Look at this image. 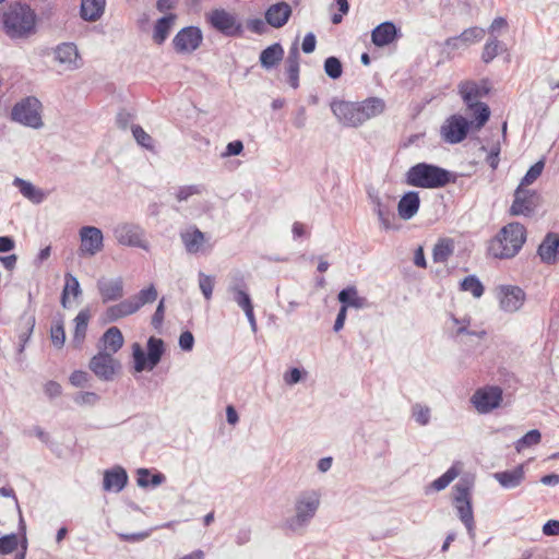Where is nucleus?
I'll use <instances>...</instances> for the list:
<instances>
[{
  "mask_svg": "<svg viewBox=\"0 0 559 559\" xmlns=\"http://www.w3.org/2000/svg\"><path fill=\"white\" fill-rule=\"evenodd\" d=\"M525 240V227L518 222L509 223L490 241L489 251L495 258L510 259L519 253Z\"/></svg>",
  "mask_w": 559,
  "mask_h": 559,
  "instance_id": "nucleus-1",
  "label": "nucleus"
},
{
  "mask_svg": "<svg viewBox=\"0 0 559 559\" xmlns=\"http://www.w3.org/2000/svg\"><path fill=\"white\" fill-rule=\"evenodd\" d=\"M405 181L412 187L436 189L455 182V176L438 166L419 163L407 170Z\"/></svg>",
  "mask_w": 559,
  "mask_h": 559,
  "instance_id": "nucleus-2",
  "label": "nucleus"
},
{
  "mask_svg": "<svg viewBox=\"0 0 559 559\" xmlns=\"http://www.w3.org/2000/svg\"><path fill=\"white\" fill-rule=\"evenodd\" d=\"M321 503V495L317 490L300 492L295 500V514L286 521L290 531H299L306 527L314 518Z\"/></svg>",
  "mask_w": 559,
  "mask_h": 559,
  "instance_id": "nucleus-3",
  "label": "nucleus"
},
{
  "mask_svg": "<svg viewBox=\"0 0 559 559\" xmlns=\"http://www.w3.org/2000/svg\"><path fill=\"white\" fill-rule=\"evenodd\" d=\"M5 33L12 37H23L33 32L35 14L26 4L15 3L3 14Z\"/></svg>",
  "mask_w": 559,
  "mask_h": 559,
  "instance_id": "nucleus-4",
  "label": "nucleus"
},
{
  "mask_svg": "<svg viewBox=\"0 0 559 559\" xmlns=\"http://www.w3.org/2000/svg\"><path fill=\"white\" fill-rule=\"evenodd\" d=\"M146 348L147 352L139 343L132 345V356L136 372L153 370L159 364L165 353L163 340L155 336H151L147 340Z\"/></svg>",
  "mask_w": 559,
  "mask_h": 559,
  "instance_id": "nucleus-5",
  "label": "nucleus"
},
{
  "mask_svg": "<svg viewBox=\"0 0 559 559\" xmlns=\"http://www.w3.org/2000/svg\"><path fill=\"white\" fill-rule=\"evenodd\" d=\"M40 111V102L36 97L29 96L13 106L11 118L15 122L37 129L43 126Z\"/></svg>",
  "mask_w": 559,
  "mask_h": 559,
  "instance_id": "nucleus-6",
  "label": "nucleus"
},
{
  "mask_svg": "<svg viewBox=\"0 0 559 559\" xmlns=\"http://www.w3.org/2000/svg\"><path fill=\"white\" fill-rule=\"evenodd\" d=\"M454 507L460 520L465 525L471 538H475V522L472 508V498L467 484L459 483L454 486Z\"/></svg>",
  "mask_w": 559,
  "mask_h": 559,
  "instance_id": "nucleus-7",
  "label": "nucleus"
},
{
  "mask_svg": "<svg viewBox=\"0 0 559 559\" xmlns=\"http://www.w3.org/2000/svg\"><path fill=\"white\" fill-rule=\"evenodd\" d=\"M540 197L535 190L519 186L514 191V199L509 213L512 216H530L539 205Z\"/></svg>",
  "mask_w": 559,
  "mask_h": 559,
  "instance_id": "nucleus-8",
  "label": "nucleus"
},
{
  "mask_svg": "<svg viewBox=\"0 0 559 559\" xmlns=\"http://www.w3.org/2000/svg\"><path fill=\"white\" fill-rule=\"evenodd\" d=\"M473 119L462 115H452L449 117L440 129L443 140H465L469 131H478Z\"/></svg>",
  "mask_w": 559,
  "mask_h": 559,
  "instance_id": "nucleus-9",
  "label": "nucleus"
},
{
  "mask_svg": "<svg viewBox=\"0 0 559 559\" xmlns=\"http://www.w3.org/2000/svg\"><path fill=\"white\" fill-rule=\"evenodd\" d=\"M207 20L213 28L225 36H239L242 34V24L237 16L224 9H215L209 15Z\"/></svg>",
  "mask_w": 559,
  "mask_h": 559,
  "instance_id": "nucleus-10",
  "label": "nucleus"
},
{
  "mask_svg": "<svg viewBox=\"0 0 559 559\" xmlns=\"http://www.w3.org/2000/svg\"><path fill=\"white\" fill-rule=\"evenodd\" d=\"M114 236L122 246L147 249L145 231L138 224L120 223L114 228Z\"/></svg>",
  "mask_w": 559,
  "mask_h": 559,
  "instance_id": "nucleus-11",
  "label": "nucleus"
},
{
  "mask_svg": "<svg viewBox=\"0 0 559 559\" xmlns=\"http://www.w3.org/2000/svg\"><path fill=\"white\" fill-rule=\"evenodd\" d=\"M478 413L486 414L500 406L502 390L497 385H487L475 391L471 399Z\"/></svg>",
  "mask_w": 559,
  "mask_h": 559,
  "instance_id": "nucleus-12",
  "label": "nucleus"
},
{
  "mask_svg": "<svg viewBox=\"0 0 559 559\" xmlns=\"http://www.w3.org/2000/svg\"><path fill=\"white\" fill-rule=\"evenodd\" d=\"M459 94L465 105L464 115L473 119L476 128H483L490 117L489 106L480 99L473 97L467 91H459Z\"/></svg>",
  "mask_w": 559,
  "mask_h": 559,
  "instance_id": "nucleus-13",
  "label": "nucleus"
},
{
  "mask_svg": "<svg viewBox=\"0 0 559 559\" xmlns=\"http://www.w3.org/2000/svg\"><path fill=\"white\" fill-rule=\"evenodd\" d=\"M88 367L100 380L110 381L120 365L110 353L98 352L91 358Z\"/></svg>",
  "mask_w": 559,
  "mask_h": 559,
  "instance_id": "nucleus-14",
  "label": "nucleus"
},
{
  "mask_svg": "<svg viewBox=\"0 0 559 559\" xmlns=\"http://www.w3.org/2000/svg\"><path fill=\"white\" fill-rule=\"evenodd\" d=\"M331 110L337 120L346 127H358L362 124L359 107L356 102L333 100Z\"/></svg>",
  "mask_w": 559,
  "mask_h": 559,
  "instance_id": "nucleus-15",
  "label": "nucleus"
},
{
  "mask_svg": "<svg viewBox=\"0 0 559 559\" xmlns=\"http://www.w3.org/2000/svg\"><path fill=\"white\" fill-rule=\"evenodd\" d=\"M80 252L82 255L93 257L104 248L103 231L94 226H83L80 231Z\"/></svg>",
  "mask_w": 559,
  "mask_h": 559,
  "instance_id": "nucleus-16",
  "label": "nucleus"
},
{
  "mask_svg": "<svg viewBox=\"0 0 559 559\" xmlns=\"http://www.w3.org/2000/svg\"><path fill=\"white\" fill-rule=\"evenodd\" d=\"M180 237L188 253H204L212 248V246L209 243V239L197 227H189L185 229L180 234Z\"/></svg>",
  "mask_w": 559,
  "mask_h": 559,
  "instance_id": "nucleus-17",
  "label": "nucleus"
},
{
  "mask_svg": "<svg viewBox=\"0 0 559 559\" xmlns=\"http://www.w3.org/2000/svg\"><path fill=\"white\" fill-rule=\"evenodd\" d=\"M498 297L500 307L507 312L518 311L524 304L525 294L518 287L512 285H504L498 288Z\"/></svg>",
  "mask_w": 559,
  "mask_h": 559,
  "instance_id": "nucleus-18",
  "label": "nucleus"
},
{
  "mask_svg": "<svg viewBox=\"0 0 559 559\" xmlns=\"http://www.w3.org/2000/svg\"><path fill=\"white\" fill-rule=\"evenodd\" d=\"M202 31L197 26H187L177 32V51L192 52L202 44Z\"/></svg>",
  "mask_w": 559,
  "mask_h": 559,
  "instance_id": "nucleus-19",
  "label": "nucleus"
},
{
  "mask_svg": "<svg viewBox=\"0 0 559 559\" xmlns=\"http://www.w3.org/2000/svg\"><path fill=\"white\" fill-rule=\"evenodd\" d=\"M55 59L64 70H76L82 62L76 46L73 43H62L55 49Z\"/></svg>",
  "mask_w": 559,
  "mask_h": 559,
  "instance_id": "nucleus-20",
  "label": "nucleus"
},
{
  "mask_svg": "<svg viewBox=\"0 0 559 559\" xmlns=\"http://www.w3.org/2000/svg\"><path fill=\"white\" fill-rule=\"evenodd\" d=\"M402 35L393 22L386 21L379 24L371 32V41L377 47H384L394 43Z\"/></svg>",
  "mask_w": 559,
  "mask_h": 559,
  "instance_id": "nucleus-21",
  "label": "nucleus"
},
{
  "mask_svg": "<svg viewBox=\"0 0 559 559\" xmlns=\"http://www.w3.org/2000/svg\"><path fill=\"white\" fill-rule=\"evenodd\" d=\"M97 289L104 304L119 300L123 296V281L121 277L97 281Z\"/></svg>",
  "mask_w": 559,
  "mask_h": 559,
  "instance_id": "nucleus-22",
  "label": "nucleus"
},
{
  "mask_svg": "<svg viewBox=\"0 0 559 559\" xmlns=\"http://www.w3.org/2000/svg\"><path fill=\"white\" fill-rule=\"evenodd\" d=\"M128 483V474L122 466H115L104 472L103 489L108 492H120Z\"/></svg>",
  "mask_w": 559,
  "mask_h": 559,
  "instance_id": "nucleus-23",
  "label": "nucleus"
},
{
  "mask_svg": "<svg viewBox=\"0 0 559 559\" xmlns=\"http://www.w3.org/2000/svg\"><path fill=\"white\" fill-rule=\"evenodd\" d=\"M493 478L504 489H514L519 487L525 479L524 465L521 464L514 467L513 469L497 472L493 474Z\"/></svg>",
  "mask_w": 559,
  "mask_h": 559,
  "instance_id": "nucleus-24",
  "label": "nucleus"
},
{
  "mask_svg": "<svg viewBox=\"0 0 559 559\" xmlns=\"http://www.w3.org/2000/svg\"><path fill=\"white\" fill-rule=\"evenodd\" d=\"M419 205V193L416 191L406 192L397 203L399 216L404 221L413 218L417 214Z\"/></svg>",
  "mask_w": 559,
  "mask_h": 559,
  "instance_id": "nucleus-25",
  "label": "nucleus"
},
{
  "mask_svg": "<svg viewBox=\"0 0 559 559\" xmlns=\"http://www.w3.org/2000/svg\"><path fill=\"white\" fill-rule=\"evenodd\" d=\"M292 14V8L286 2L272 4L265 12V21L273 27L284 26Z\"/></svg>",
  "mask_w": 559,
  "mask_h": 559,
  "instance_id": "nucleus-26",
  "label": "nucleus"
},
{
  "mask_svg": "<svg viewBox=\"0 0 559 559\" xmlns=\"http://www.w3.org/2000/svg\"><path fill=\"white\" fill-rule=\"evenodd\" d=\"M558 250L559 237L556 234L549 233L539 245L537 253L543 262L552 264L557 261Z\"/></svg>",
  "mask_w": 559,
  "mask_h": 559,
  "instance_id": "nucleus-27",
  "label": "nucleus"
},
{
  "mask_svg": "<svg viewBox=\"0 0 559 559\" xmlns=\"http://www.w3.org/2000/svg\"><path fill=\"white\" fill-rule=\"evenodd\" d=\"M123 345V336L117 326L109 328L99 340V352L110 353L111 356Z\"/></svg>",
  "mask_w": 559,
  "mask_h": 559,
  "instance_id": "nucleus-28",
  "label": "nucleus"
},
{
  "mask_svg": "<svg viewBox=\"0 0 559 559\" xmlns=\"http://www.w3.org/2000/svg\"><path fill=\"white\" fill-rule=\"evenodd\" d=\"M359 107L362 123L381 115L385 110V102L380 97H368L362 102H356Z\"/></svg>",
  "mask_w": 559,
  "mask_h": 559,
  "instance_id": "nucleus-29",
  "label": "nucleus"
},
{
  "mask_svg": "<svg viewBox=\"0 0 559 559\" xmlns=\"http://www.w3.org/2000/svg\"><path fill=\"white\" fill-rule=\"evenodd\" d=\"M287 82L293 88L299 86V49L297 43L289 48L286 59Z\"/></svg>",
  "mask_w": 559,
  "mask_h": 559,
  "instance_id": "nucleus-30",
  "label": "nucleus"
},
{
  "mask_svg": "<svg viewBox=\"0 0 559 559\" xmlns=\"http://www.w3.org/2000/svg\"><path fill=\"white\" fill-rule=\"evenodd\" d=\"M36 319L34 313H28L25 311L19 319V354H22L25 349L27 342L29 341L34 328H35Z\"/></svg>",
  "mask_w": 559,
  "mask_h": 559,
  "instance_id": "nucleus-31",
  "label": "nucleus"
},
{
  "mask_svg": "<svg viewBox=\"0 0 559 559\" xmlns=\"http://www.w3.org/2000/svg\"><path fill=\"white\" fill-rule=\"evenodd\" d=\"M91 312L87 308L82 309L74 318V333L72 343L76 348H80L85 340Z\"/></svg>",
  "mask_w": 559,
  "mask_h": 559,
  "instance_id": "nucleus-32",
  "label": "nucleus"
},
{
  "mask_svg": "<svg viewBox=\"0 0 559 559\" xmlns=\"http://www.w3.org/2000/svg\"><path fill=\"white\" fill-rule=\"evenodd\" d=\"M284 57V49L280 43L272 44L271 46L263 49L260 53V63L266 69H273L276 67Z\"/></svg>",
  "mask_w": 559,
  "mask_h": 559,
  "instance_id": "nucleus-33",
  "label": "nucleus"
},
{
  "mask_svg": "<svg viewBox=\"0 0 559 559\" xmlns=\"http://www.w3.org/2000/svg\"><path fill=\"white\" fill-rule=\"evenodd\" d=\"M116 124L121 130H127L130 127L134 140L150 139L148 134L140 126L133 123L132 115L126 110L117 114Z\"/></svg>",
  "mask_w": 559,
  "mask_h": 559,
  "instance_id": "nucleus-34",
  "label": "nucleus"
},
{
  "mask_svg": "<svg viewBox=\"0 0 559 559\" xmlns=\"http://www.w3.org/2000/svg\"><path fill=\"white\" fill-rule=\"evenodd\" d=\"M105 5L106 0H82L81 17L84 21L95 22L104 14Z\"/></svg>",
  "mask_w": 559,
  "mask_h": 559,
  "instance_id": "nucleus-35",
  "label": "nucleus"
},
{
  "mask_svg": "<svg viewBox=\"0 0 559 559\" xmlns=\"http://www.w3.org/2000/svg\"><path fill=\"white\" fill-rule=\"evenodd\" d=\"M135 313V307L131 305L129 299H124L119 304L110 306L106 309L105 316L108 322H116L121 318Z\"/></svg>",
  "mask_w": 559,
  "mask_h": 559,
  "instance_id": "nucleus-36",
  "label": "nucleus"
},
{
  "mask_svg": "<svg viewBox=\"0 0 559 559\" xmlns=\"http://www.w3.org/2000/svg\"><path fill=\"white\" fill-rule=\"evenodd\" d=\"M463 464L455 462L442 476L430 484V488L441 491L447 488L462 472Z\"/></svg>",
  "mask_w": 559,
  "mask_h": 559,
  "instance_id": "nucleus-37",
  "label": "nucleus"
},
{
  "mask_svg": "<svg viewBox=\"0 0 559 559\" xmlns=\"http://www.w3.org/2000/svg\"><path fill=\"white\" fill-rule=\"evenodd\" d=\"M459 91L468 92L473 97L481 99L485 97L489 91L490 85L488 80H481L480 82L475 81H463L457 85Z\"/></svg>",
  "mask_w": 559,
  "mask_h": 559,
  "instance_id": "nucleus-38",
  "label": "nucleus"
},
{
  "mask_svg": "<svg viewBox=\"0 0 559 559\" xmlns=\"http://www.w3.org/2000/svg\"><path fill=\"white\" fill-rule=\"evenodd\" d=\"M338 300L343 304L341 308H345L346 311L348 307L359 309L364 308L367 304L365 298L358 296L357 290L354 287L341 290L338 294Z\"/></svg>",
  "mask_w": 559,
  "mask_h": 559,
  "instance_id": "nucleus-39",
  "label": "nucleus"
},
{
  "mask_svg": "<svg viewBox=\"0 0 559 559\" xmlns=\"http://www.w3.org/2000/svg\"><path fill=\"white\" fill-rule=\"evenodd\" d=\"M174 19L173 14H168L157 20L153 32V40L156 44L160 45L165 41L173 26Z\"/></svg>",
  "mask_w": 559,
  "mask_h": 559,
  "instance_id": "nucleus-40",
  "label": "nucleus"
},
{
  "mask_svg": "<svg viewBox=\"0 0 559 559\" xmlns=\"http://www.w3.org/2000/svg\"><path fill=\"white\" fill-rule=\"evenodd\" d=\"M157 298V290L154 285H150L148 287L141 289L136 295L128 298L133 307H135V312L140 310L144 305L152 304Z\"/></svg>",
  "mask_w": 559,
  "mask_h": 559,
  "instance_id": "nucleus-41",
  "label": "nucleus"
},
{
  "mask_svg": "<svg viewBox=\"0 0 559 559\" xmlns=\"http://www.w3.org/2000/svg\"><path fill=\"white\" fill-rule=\"evenodd\" d=\"M13 185L17 187L20 192L28 200L35 203H40L43 201L44 193L36 189L31 182L21 178H15Z\"/></svg>",
  "mask_w": 559,
  "mask_h": 559,
  "instance_id": "nucleus-42",
  "label": "nucleus"
},
{
  "mask_svg": "<svg viewBox=\"0 0 559 559\" xmlns=\"http://www.w3.org/2000/svg\"><path fill=\"white\" fill-rule=\"evenodd\" d=\"M138 477H136V483H138V486L142 487V488H146V487H156L158 485H160L164 480H165V476L160 473H156V474H151V472L146 468H140L138 469Z\"/></svg>",
  "mask_w": 559,
  "mask_h": 559,
  "instance_id": "nucleus-43",
  "label": "nucleus"
},
{
  "mask_svg": "<svg viewBox=\"0 0 559 559\" xmlns=\"http://www.w3.org/2000/svg\"><path fill=\"white\" fill-rule=\"evenodd\" d=\"M82 293L80 283L75 276L70 273L66 274V284L61 294V305L63 308H68V296L72 294L74 297L80 296Z\"/></svg>",
  "mask_w": 559,
  "mask_h": 559,
  "instance_id": "nucleus-44",
  "label": "nucleus"
},
{
  "mask_svg": "<svg viewBox=\"0 0 559 559\" xmlns=\"http://www.w3.org/2000/svg\"><path fill=\"white\" fill-rule=\"evenodd\" d=\"M454 242L452 239H441L433 248L435 262H445L453 253Z\"/></svg>",
  "mask_w": 559,
  "mask_h": 559,
  "instance_id": "nucleus-45",
  "label": "nucleus"
},
{
  "mask_svg": "<svg viewBox=\"0 0 559 559\" xmlns=\"http://www.w3.org/2000/svg\"><path fill=\"white\" fill-rule=\"evenodd\" d=\"M460 287L463 292L471 293L474 298H480L485 290L484 285L475 275H469L463 278Z\"/></svg>",
  "mask_w": 559,
  "mask_h": 559,
  "instance_id": "nucleus-46",
  "label": "nucleus"
},
{
  "mask_svg": "<svg viewBox=\"0 0 559 559\" xmlns=\"http://www.w3.org/2000/svg\"><path fill=\"white\" fill-rule=\"evenodd\" d=\"M502 50V44L497 39V36L490 37L484 46L481 60L485 63L491 62Z\"/></svg>",
  "mask_w": 559,
  "mask_h": 559,
  "instance_id": "nucleus-47",
  "label": "nucleus"
},
{
  "mask_svg": "<svg viewBox=\"0 0 559 559\" xmlns=\"http://www.w3.org/2000/svg\"><path fill=\"white\" fill-rule=\"evenodd\" d=\"M542 435L539 430L533 429L525 433L521 439L515 442V450L520 453L525 448L536 445L540 442Z\"/></svg>",
  "mask_w": 559,
  "mask_h": 559,
  "instance_id": "nucleus-48",
  "label": "nucleus"
},
{
  "mask_svg": "<svg viewBox=\"0 0 559 559\" xmlns=\"http://www.w3.org/2000/svg\"><path fill=\"white\" fill-rule=\"evenodd\" d=\"M19 547V535L15 533L0 537V555H10Z\"/></svg>",
  "mask_w": 559,
  "mask_h": 559,
  "instance_id": "nucleus-49",
  "label": "nucleus"
},
{
  "mask_svg": "<svg viewBox=\"0 0 559 559\" xmlns=\"http://www.w3.org/2000/svg\"><path fill=\"white\" fill-rule=\"evenodd\" d=\"M462 45L468 46L473 43L479 41L485 36V29L474 26L466 28L460 35Z\"/></svg>",
  "mask_w": 559,
  "mask_h": 559,
  "instance_id": "nucleus-50",
  "label": "nucleus"
},
{
  "mask_svg": "<svg viewBox=\"0 0 559 559\" xmlns=\"http://www.w3.org/2000/svg\"><path fill=\"white\" fill-rule=\"evenodd\" d=\"M374 213L377 214L381 227L384 230H391L396 229L395 225V216L390 212V210L386 206H383L381 209H374Z\"/></svg>",
  "mask_w": 559,
  "mask_h": 559,
  "instance_id": "nucleus-51",
  "label": "nucleus"
},
{
  "mask_svg": "<svg viewBox=\"0 0 559 559\" xmlns=\"http://www.w3.org/2000/svg\"><path fill=\"white\" fill-rule=\"evenodd\" d=\"M545 163L544 160L536 162L531 168L527 170L525 176L522 178L519 186H522L523 188H526L527 186L532 185L537 178L542 175L544 169Z\"/></svg>",
  "mask_w": 559,
  "mask_h": 559,
  "instance_id": "nucleus-52",
  "label": "nucleus"
},
{
  "mask_svg": "<svg viewBox=\"0 0 559 559\" xmlns=\"http://www.w3.org/2000/svg\"><path fill=\"white\" fill-rule=\"evenodd\" d=\"M324 71L332 80L340 79L343 72L341 61L336 57L326 58L324 61Z\"/></svg>",
  "mask_w": 559,
  "mask_h": 559,
  "instance_id": "nucleus-53",
  "label": "nucleus"
},
{
  "mask_svg": "<svg viewBox=\"0 0 559 559\" xmlns=\"http://www.w3.org/2000/svg\"><path fill=\"white\" fill-rule=\"evenodd\" d=\"M50 338H51V343L57 348H61L64 345V342H66V331H64L63 323L61 321L57 322L56 324H53L51 326Z\"/></svg>",
  "mask_w": 559,
  "mask_h": 559,
  "instance_id": "nucleus-54",
  "label": "nucleus"
},
{
  "mask_svg": "<svg viewBox=\"0 0 559 559\" xmlns=\"http://www.w3.org/2000/svg\"><path fill=\"white\" fill-rule=\"evenodd\" d=\"M229 292L233 293L234 300L236 301V304L241 309H245V308H247V307L252 305L250 296L248 295V293L245 292L243 289H241L240 287H238L236 285H233V286L229 287Z\"/></svg>",
  "mask_w": 559,
  "mask_h": 559,
  "instance_id": "nucleus-55",
  "label": "nucleus"
},
{
  "mask_svg": "<svg viewBox=\"0 0 559 559\" xmlns=\"http://www.w3.org/2000/svg\"><path fill=\"white\" fill-rule=\"evenodd\" d=\"M452 321L457 325V329H456L457 335L466 333L469 335H475L477 337H484L486 334L485 331H480V332L468 331L467 328L471 324V319L468 317H464L463 319H457L455 317H452Z\"/></svg>",
  "mask_w": 559,
  "mask_h": 559,
  "instance_id": "nucleus-56",
  "label": "nucleus"
},
{
  "mask_svg": "<svg viewBox=\"0 0 559 559\" xmlns=\"http://www.w3.org/2000/svg\"><path fill=\"white\" fill-rule=\"evenodd\" d=\"M199 286L205 299H211L214 287V278L203 273H200Z\"/></svg>",
  "mask_w": 559,
  "mask_h": 559,
  "instance_id": "nucleus-57",
  "label": "nucleus"
},
{
  "mask_svg": "<svg viewBox=\"0 0 559 559\" xmlns=\"http://www.w3.org/2000/svg\"><path fill=\"white\" fill-rule=\"evenodd\" d=\"M17 535H19V545H20L21 549L16 554H23V556L25 558L26 551H27V538H26V524L23 519L22 512H20V518H19Z\"/></svg>",
  "mask_w": 559,
  "mask_h": 559,
  "instance_id": "nucleus-58",
  "label": "nucleus"
},
{
  "mask_svg": "<svg viewBox=\"0 0 559 559\" xmlns=\"http://www.w3.org/2000/svg\"><path fill=\"white\" fill-rule=\"evenodd\" d=\"M413 416L418 424L425 426L430 420V409L427 406L416 404L413 407Z\"/></svg>",
  "mask_w": 559,
  "mask_h": 559,
  "instance_id": "nucleus-59",
  "label": "nucleus"
},
{
  "mask_svg": "<svg viewBox=\"0 0 559 559\" xmlns=\"http://www.w3.org/2000/svg\"><path fill=\"white\" fill-rule=\"evenodd\" d=\"M90 374L83 370H75L70 376V382L76 388H83L87 385L90 381Z\"/></svg>",
  "mask_w": 559,
  "mask_h": 559,
  "instance_id": "nucleus-60",
  "label": "nucleus"
},
{
  "mask_svg": "<svg viewBox=\"0 0 559 559\" xmlns=\"http://www.w3.org/2000/svg\"><path fill=\"white\" fill-rule=\"evenodd\" d=\"M98 395L94 392H79L74 395L73 401L79 405L95 404Z\"/></svg>",
  "mask_w": 559,
  "mask_h": 559,
  "instance_id": "nucleus-61",
  "label": "nucleus"
},
{
  "mask_svg": "<svg viewBox=\"0 0 559 559\" xmlns=\"http://www.w3.org/2000/svg\"><path fill=\"white\" fill-rule=\"evenodd\" d=\"M202 192L201 186H186L181 187L177 192L178 200H187L190 195L200 194Z\"/></svg>",
  "mask_w": 559,
  "mask_h": 559,
  "instance_id": "nucleus-62",
  "label": "nucleus"
},
{
  "mask_svg": "<svg viewBox=\"0 0 559 559\" xmlns=\"http://www.w3.org/2000/svg\"><path fill=\"white\" fill-rule=\"evenodd\" d=\"M194 337L191 332H182L179 337V346L183 350H191L193 348Z\"/></svg>",
  "mask_w": 559,
  "mask_h": 559,
  "instance_id": "nucleus-63",
  "label": "nucleus"
},
{
  "mask_svg": "<svg viewBox=\"0 0 559 559\" xmlns=\"http://www.w3.org/2000/svg\"><path fill=\"white\" fill-rule=\"evenodd\" d=\"M543 533L546 536H557L559 535V521L549 520L543 526Z\"/></svg>",
  "mask_w": 559,
  "mask_h": 559,
  "instance_id": "nucleus-64",
  "label": "nucleus"
}]
</instances>
